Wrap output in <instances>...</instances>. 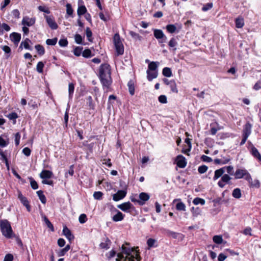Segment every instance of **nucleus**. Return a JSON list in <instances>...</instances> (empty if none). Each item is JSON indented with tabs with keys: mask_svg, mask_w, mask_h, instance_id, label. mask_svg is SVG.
Instances as JSON below:
<instances>
[{
	"mask_svg": "<svg viewBox=\"0 0 261 261\" xmlns=\"http://www.w3.org/2000/svg\"><path fill=\"white\" fill-rule=\"evenodd\" d=\"M35 48L40 55H43L44 54L45 50L42 45L40 44L36 45Z\"/></svg>",
	"mask_w": 261,
	"mask_h": 261,
	"instance_id": "obj_38",
	"label": "nucleus"
},
{
	"mask_svg": "<svg viewBox=\"0 0 261 261\" xmlns=\"http://www.w3.org/2000/svg\"><path fill=\"white\" fill-rule=\"evenodd\" d=\"M250 152L251 154L259 161L261 162V154L253 145H252Z\"/></svg>",
	"mask_w": 261,
	"mask_h": 261,
	"instance_id": "obj_20",
	"label": "nucleus"
},
{
	"mask_svg": "<svg viewBox=\"0 0 261 261\" xmlns=\"http://www.w3.org/2000/svg\"><path fill=\"white\" fill-rule=\"evenodd\" d=\"M30 184L32 188L34 190L37 189L38 188V186L37 182L32 178L30 179Z\"/></svg>",
	"mask_w": 261,
	"mask_h": 261,
	"instance_id": "obj_55",
	"label": "nucleus"
},
{
	"mask_svg": "<svg viewBox=\"0 0 261 261\" xmlns=\"http://www.w3.org/2000/svg\"><path fill=\"white\" fill-rule=\"evenodd\" d=\"M249 174H250L246 169H238L234 173L235 178L240 179L244 177L246 179V177Z\"/></svg>",
	"mask_w": 261,
	"mask_h": 261,
	"instance_id": "obj_8",
	"label": "nucleus"
},
{
	"mask_svg": "<svg viewBox=\"0 0 261 261\" xmlns=\"http://www.w3.org/2000/svg\"><path fill=\"white\" fill-rule=\"evenodd\" d=\"M86 35L88 40L90 42H92V33L90 29L88 27H87L86 29Z\"/></svg>",
	"mask_w": 261,
	"mask_h": 261,
	"instance_id": "obj_42",
	"label": "nucleus"
},
{
	"mask_svg": "<svg viewBox=\"0 0 261 261\" xmlns=\"http://www.w3.org/2000/svg\"><path fill=\"white\" fill-rule=\"evenodd\" d=\"M213 240L217 244H221L223 242V239L221 236H214L213 237Z\"/></svg>",
	"mask_w": 261,
	"mask_h": 261,
	"instance_id": "obj_40",
	"label": "nucleus"
},
{
	"mask_svg": "<svg viewBox=\"0 0 261 261\" xmlns=\"http://www.w3.org/2000/svg\"><path fill=\"white\" fill-rule=\"evenodd\" d=\"M44 18L46 19L47 24L51 29L56 30L58 28V24L52 16L45 15Z\"/></svg>",
	"mask_w": 261,
	"mask_h": 261,
	"instance_id": "obj_6",
	"label": "nucleus"
},
{
	"mask_svg": "<svg viewBox=\"0 0 261 261\" xmlns=\"http://www.w3.org/2000/svg\"><path fill=\"white\" fill-rule=\"evenodd\" d=\"M232 195L234 198L237 199L241 198L242 196L241 190L239 188L234 189L232 191Z\"/></svg>",
	"mask_w": 261,
	"mask_h": 261,
	"instance_id": "obj_30",
	"label": "nucleus"
},
{
	"mask_svg": "<svg viewBox=\"0 0 261 261\" xmlns=\"http://www.w3.org/2000/svg\"><path fill=\"white\" fill-rule=\"evenodd\" d=\"M124 215L120 211H117V214L113 217L112 220L114 222L120 221L124 219Z\"/></svg>",
	"mask_w": 261,
	"mask_h": 261,
	"instance_id": "obj_24",
	"label": "nucleus"
},
{
	"mask_svg": "<svg viewBox=\"0 0 261 261\" xmlns=\"http://www.w3.org/2000/svg\"><path fill=\"white\" fill-rule=\"evenodd\" d=\"M44 64L42 62H39L37 65L36 70L37 72L41 73L43 72Z\"/></svg>",
	"mask_w": 261,
	"mask_h": 261,
	"instance_id": "obj_46",
	"label": "nucleus"
},
{
	"mask_svg": "<svg viewBox=\"0 0 261 261\" xmlns=\"http://www.w3.org/2000/svg\"><path fill=\"white\" fill-rule=\"evenodd\" d=\"M236 26L237 28H242L244 25V19L242 18H237L235 20Z\"/></svg>",
	"mask_w": 261,
	"mask_h": 261,
	"instance_id": "obj_29",
	"label": "nucleus"
},
{
	"mask_svg": "<svg viewBox=\"0 0 261 261\" xmlns=\"http://www.w3.org/2000/svg\"><path fill=\"white\" fill-rule=\"evenodd\" d=\"M63 233L69 242H71L74 238L71 231L65 226L63 227Z\"/></svg>",
	"mask_w": 261,
	"mask_h": 261,
	"instance_id": "obj_15",
	"label": "nucleus"
},
{
	"mask_svg": "<svg viewBox=\"0 0 261 261\" xmlns=\"http://www.w3.org/2000/svg\"><path fill=\"white\" fill-rule=\"evenodd\" d=\"M177 166L181 168H184L186 166L187 163L185 158L182 155H178L176 157Z\"/></svg>",
	"mask_w": 261,
	"mask_h": 261,
	"instance_id": "obj_12",
	"label": "nucleus"
},
{
	"mask_svg": "<svg viewBox=\"0 0 261 261\" xmlns=\"http://www.w3.org/2000/svg\"><path fill=\"white\" fill-rule=\"evenodd\" d=\"M193 203L195 205H198L199 204H200L201 205H204L205 203V201L204 199L199 198V197H196L194 199V200L193 201Z\"/></svg>",
	"mask_w": 261,
	"mask_h": 261,
	"instance_id": "obj_36",
	"label": "nucleus"
},
{
	"mask_svg": "<svg viewBox=\"0 0 261 261\" xmlns=\"http://www.w3.org/2000/svg\"><path fill=\"white\" fill-rule=\"evenodd\" d=\"M213 7V4L212 3H208L206 4L202 8L203 11H206L211 9Z\"/></svg>",
	"mask_w": 261,
	"mask_h": 261,
	"instance_id": "obj_56",
	"label": "nucleus"
},
{
	"mask_svg": "<svg viewBox=\"0 0 261 261\" xmlns=\"http://www.w3.org/2000/svg\"><path fill=\"white\" fill-rule=\"evenodd\" d=\"M103 193L100 191L95 192L93 194V197L95 199L100 200L102 198Z\"/></svg>",
	"mask_w": 261,
	"mask_h": 261,
	"instance_id": "obj_49",
	"label": "nucleus"
},
{
	"mask_svg": "<svg viewBox=\"0 0 261 261\" xmlns=\"http://www.w3.org/2000/svg\"><path fill=\"white\" fill-rule=\"evenodd\" d=\"M37 194L41 202L42 203L45 204L46 202V199L45 195L43 194V191L41 190H39L37 192Z\"/></svg>",
	"mask_w": 261,
	"mask_h": 261,
	"instance_id": "obj_31",
	"label": "nucleus"
},
{
	"mask_svg": "<svg viewBox=\"0 0 261 261\" xmlns=\"http://www.w3.org/2000/svg\"><path fill=\"white\" fill-rule=\"evenodd\" d=\"M38 10L40 11H41V12H43L46 14H49L50 13V11L49 10V9L46 7H44V6H39L38 7Z\"/></svg>",
	"mask_w": 261,
	"mask_h": 261,
	"instance_id": "obj_57",
	"label": "nucleus"
},
{
	"mask_svg": "<svg viewBox=\"0 0 261 261\" xmlns=\"http://www.w3.org/2000/svg\"><path fill=\"white\" fill-rule=\"evenodd\" d=\"M0 155L2 156L4 161H5V163L6 164V165L7 166L8 168H9V164H8V161L7 158V156L5 155V154L4 153L3 151L0 149Z\"/></svg>",
	"mask_w": 261,
	"mask_h": 261,
	"instance_id": "obj_60",
	"label": "nucleus"
},
{
	"mask_svg": "<svg viewBox=\"0 0 261 261\" xmlns=\"http://www.w3.org/2000/svg\"><path fill=\"white\" fill-rule=\"evenodd\" d=\"M153 35L154 37L159 40V43L161 44V46H164L163 43L166 41L167 37L164 35L163 32L161 30L155 29L153 31Z\"/></svg>",
	"mask_w": 261,
	"mask_h": 261,
	"instance_id": "obj_4",
	"label": "nucleus"
},
{
	"mask_svg": "<svg viewBox=\"0 0 261 261\" xmlns=\"http://www.w3.org/2000/svg\"><path fill=\"white\" fill-rule=\"evenodd\" d=\"M176 208L178 211H185L186 205L182 202H179L176 205Z\"/></svg>",
	"mask_w": 261,
	"mask_h": 261,
	"instance_id": "obj_39",
	"label": "nucleus"
},
{
	"mask_svg": "<svg viewBox=\"0 0 261 261\" xmlns=\"http://www.w3.org/2000/svg\"><path fill=\"white\" fill-rule=\"evenodd\" d=\"M86 12H87V9H86V8L85 7V6H81L78 8L77 11V13L79 16H81V15H82L85 14Z\"/></svg>",
	"mask_w": 261,
	"mask_h": 261,
	"instance_id": "obj_37",
	"label": "nucleus"
},
{
	"mask_svg": "<svg viewBox=\"0 0 261 261\" xmlns=\"http://www.w3.org/2000/svg\"><path fill=\"white\" fill-rule=\"evenodd\" d=\"M66 7L67 14L69 16L72 15L73 14V9L72 8L71 5L70 4H67Z\"/></svg>",
	"mask_w": 261,
	"mask_h": 261,
	"instance_id": "obj_50",
	"label": "nucleus"
},
{
	"mask_svg": "<svg viewBox=\"0 0 261 261\" xmlns=\"http://www.w3.org/2000/svg\"><path fill=\"white\" fill-rule=\"evenodd\" d=\"M146 73L147 74V78L149 81H151L153 79H155L158 75L156 71L151 72V71L147 70Z\"/></svg>",
	"mask_w": 261,
	"mask_h": 261,
	"instance_id": "obj_26",
	"label": "nucleus"
},
{
	"mask_svg": "<svg viewBox=\"0 0 261 261\" xmlns=\"http://www.w3.org/2000/svg\"><path fill=\"white\" fill-rule=\"evenodd\" d=\"M246 180L248 182L249 186L252 188H258L260 186L259 181L257 179L253 180L251 175H248L246 177Z\"/></svg>",
	"mask_w": 261,
	"mask_h": 261,
	"instance_id": "obj_10",
	"label": "nucleus"
},
{
	"mask_svg": "<svg viewBox=\"0 0 261 261\" xmlns=\"http://www.w3.org/2000/svg\"><path fill=\"white\" fill-rule=\"evenodd\" d=\"M201 159L202 161L207 163L211 162L213 161L211 158L205 155H202L201 157Z\"/></svg>",
	"mask_w": 261,
	"mask_h": 261,
	"instance_id": "obj_62",
	"label": "nucleus"
},
{
	"mask_svg": "<svg viewBox=\"0 0 261 261\" xmlns=\"http://www.w3.org/2000/svg\"><path fill=\"white\" fill-rule=\"evenodd\" d=\"M132 207L133 205L130 202H124L118 205L119 208L125 212H127Z\"/></svg>",
	"mask_w": 261,
	"mask_h": 261,
	"instance_id": "obj_18",
	"label": "nucleus"
},
{
	"mask_svg": "<svg viewBox=\"0 0 261 261\" xmlns=\"http://www.w3.org/2000/svg\"><path fill=\"white\" fill-rule=\"evenodd\" d=\"M0 229L2 234L10 239L14 236L10 223L6 219L0 220Z\"/></svg>",
	"mask_w": 261,
	"mask_h": 261,
	"instance_id": "obj_1",
	"label": "nucleus"
},
{
	"mask_svg": "<svg viewBox=\"0 0 261 261\" xmlns=\"http://www.w3.org/2000/svg\"><path fill=\"white\" fill-rule=\"evenodd\" d=\"M82 48H81V47H75L74 48V51H73L74 55L77 57L80 56L82 53Z\"/></svg>",
	"mask_w": 261,
	"mask_h": 261,
	"instance_id": "obj_61",
	"label": "nucleus"
},
{
	"mask_svg": "<svg viewBox=\"0 0 261 261\" xmlns=\"http://www.w3.org/2000/svg\"><path fill=\"white\" fill-rule=\"evenodd\" d=\"M111 244V240L108 237H106L104 240V242L100 244L99 246L101 249H108Z\"/></svg>",
	"mask_w": 261,
	"mask_h": 261,
	"instance_id": "obj_23",
	"label": "nucleus"
},
{
	"mask_svg": "<svg viewBox=\"0 0 261 261\" xmlns=\"http://www.w3.org/2000/svg\"><path fill=\"white\" fill-rule=\"evenodd\" d=\"M231 179V178L229 175L225 174L221 177V179L218 181V185L220 188H223L225 186V184L228 183Z\"/></svg>",
	"mask_w": 261,
	"mask_h": 261,
	"instance_id": "obj_11",
	"label": "nucleus"
},
{
	"mask_svg": "<svg viewBox=\"0 0 261 261\" xmlns=\"http://www.w3.org/2000/svg\"><path fill=\"white\" fill-rule=\"evenodd\" d=\"M10 38L12 41H13L14 44H18L20 40L21 35L19 33L14 32L10 35Z\"/></svg>",
	"mask_w": 261,
	"mask_h": 261,
	"instance_id": "obj_22",
	"label": "nucleus"
},
{
	"mask_svg": "<svg viewBox=\"0 0 261 261\" xmlns=\"http://www.w3.org/2000/svg\"><path fill=\"white\" fill-rule=\"evenodd\" d=\"M122 253H119L117 254V258H116V261H120V260H127L128 261V258L133 255L132 253L134 252L135 254V251H136L133 248H128L124 246V245H123L121 247Z\"/></svg>",
	"mask_w": 261,
	"mask_h": 261,
	"instance_id": "obj_2",
	"label": "nucleus"
},
{
	"mask_svg": "<svg viewBox=\"0 0 261 261\" xmlns=\"http://www.w3.org/2000/svg\"><path fill=\"white\" fill-rule=\"evenodd\" d=\"M43 219H44V221L45 224L47 226V227L49 228H50L52 231H54V228L53 225L49 221V220L48 219V218L44 216L43 218Z\"/></svg>",
	"mask_w": 261,
	"mask_h": 261,
	"instance_id": "obj_43",
	"label": "nucleus"
},
{
	"mask_svg": "<svg viewBox=\"0 0 261 261\" xmlns=\"http://www.w3.org/2000/svg\"><path fill=\"white\" fill-rule=\"evenodd\" d=\"M163 74L166 77H170L172 76V71L170 68L165 67L163 69Z\"/></svg>",
	"mask_w": 261,
	"mask_h": 261,
	"instance_id": "obj_33",
	"label": "nucleus"
},
{
	"mask_svg": "<svg viewBox=\"0 0 261 261\" xmlns=\"http://www.w3.org/2000/svg\"><path fill=\"white\" fill-rule=\"evenodd\" d=\"M166 29L169 33L171 34L175 33L177 30V28L174 24H168L166 25Z\"/></svg>",
	"mask_w": 261,
	"mask_h": 261,
	"instance_id": "obj_34",
	"label": "nucleus"
},
{
	"mask_svg": "<svg viewBox=\"0 0 261 261\" xmlns=\"http://www.w3.org/2000/svg\"><path fill=\"white\" fill-rule=\"evenodd\" d=\"M127 86L128 87L129 94L131 95H134L135 94V85L134 82L132 80L128 81Z\"/></svg>",
	"mask_w": 261,
	"mask_h": 261,
	"instance_id": "obj_28",
	"label": "nucleus"
},
{
	"mask_svg": "<svg viewBox=\"0 0 261 261\" xmlns=\"http://www.w3.org/2000/svg\"><path fill=\"white\" fill-rule=\"evenodd\" d=\"M225 167H223L220 169H217L215 171L214 176L213 177L214 180H216L220 177L223 175V173L225 171Z\"/></svg>",
	"mask_w": 261,
	"mask_h": 261,
	"instance_id": "obj_21",
	"label": "nucleus"
},
{
	"mask_svg": "<svg viewBox=\"0 0 261 261\" xmlns=\"http://www.w3.org/2000/svg\"><path fill=\"white\" fill-rule=\"evenodd\" d=\"M156 240L150 238L148 239L147 241V245L149 247V248L153 247H156L157 245H155V244L156 243Z\"/></svg>",
	"mask_w": 261,
	"mask_h": 261,
	"instance_id": "obj_41",
	"label": "nucleus"
},
{
	"mask_svg": "<svg viewBox=\"0 0 261 261\" xmlns=\"http://www.w3.org/2000/svg\"><path fill=\"white\" fill-rule=\"evenodd\" d=\"M35 23V18H29L28 17H25L22 20V24L23 25H27L28 27L32 26Z\"/></svg>",
	"mask_w": 261,
	"mask_h": 261,
	"instance_id": "obj_16",
	"label": "nucleus"
},
{
	"mask_svg": "<svg viewBox=\"0 0 261 261\" xmlns=\"http://www.w3.org/2000/svg\"><path fill=\"white\" fill-rule=\"evenodd\" d=\"M82 55L85 58H90L92 56L91 51L89 49H85L82 53Z\"/></svg>",
	"mask_w": 261,
	"mask_h": 261,
	"instance_id": "obj_48",
	"label": "nucleus"
},
{
	"mask_svg": "<svg viewBox=\"0 0 261 261\" xmlns=\"http://www.w3.org/2000/svg\"><path fill=\"white\" fill-rule=\"evenodd\" d=\"M135 258L137 259V261H140L141 260V258L138 251H136L135 254L134 255H131V256L128 258V261H134Z\"/></svg>",
	"mask_w": 261,
	"mask_h": 261,
	"instance_id": "obj_32",
	"label": "nucleus"
},
{
	"mask_svg": "<svg viewBox=\"0 0 261 261\" xmlns=\"http://www.w3.org/2000/svg\"><path fill=\"white\" fill-rule=\"evenodd\" d=\"M18 198L20 200L21 202L23 204V205L26 207L28 211L30 212L31 207L29 205V202L27 198L24 197L21 193L19 194Z\"/></svg>",
	"mask_w": 261,
	"mask_h": 261,
	"instance_id": "obj_17",
	"label": "nucleus"
},
{
	"mask_svg": "<svg viewBox=\"0 0 261 261\" xmlns=\"http://www.w3.org/2000/svg\"><path fill=\"white\" fill-rule=\"evenodd\" d=\"M126 194V192L124 190H119L116 194L113 196V199L115 201H118L123 199Z\"/></svg>",
	"mask_w": 261,
	"mask_h": 261,
	"instance_id": "obj_13",
	"label": "nucleus"
},
{
	"mask_svg": "<svg viewBox=\"0 0 261 261\" xmlns=\"http://www.w3.org/2000/svg\"><path fill=\"white\" fill-rule=\"evenodd\" d=\"M113 40L117 56L123 55L124 53V47L121 41L120 36L118 33L114 35Z\"/></svg>",
	"mask_w": 261,
	"mask_h": 261,
	"instance_id": "obj_3",
	"label": "nucleus"
},
{
	"mask_svg": "<svg viewBox=\"0 0 261 261\" xmlns=\"http://www.w3.org/2000/svg\"><path fill=\"white\" fill-rule=\"evenodd\" d=\"M139 200H137V202L140 205H143L145 202L149 200L150 196L148 194L144 192L140 193L139 195Z\"/></svg>",
	"mask_w": 261,
	"mask_h": 261,
	"instance_id": "obj_9",
	"label": "nucleus"
},
{
	"mask_svg": "<svg viewBox=\"0 0 261 261\" xmlns=\"http://www.w3.org/2000/svg\"><path fill=\"white\" fill-rule=\"evenodd\" d=\"M39 175L42 179L50 178L53 176V173L49 170H43Z\"/></svg>",
	"mask_w": 261,
	"mask_h": 261,
	"instance_id": "obj_19",
	"label": "nucleus"
},
{
	"mask_svg": "<svg viewBox=\"0 0 261 261\" xmlns=\"http://www.w3.org/2000/svg\"><path fill=\"white\" fill-rule=\"evenodd\" d=\"M106 73V75L100 76L99 79L103 88L108 89L112 83V79L111 76V73L108 74L107 72Z\"/></svg>",
	"mask_w": 261,
	"mask_h": 261,
	"instance_id": "obj_5",
	"label": "nucleus"
},
{
	"mask_svg": "<svg viewBox=\"0 0 261 261\" xmlns=\"http://www.w3.org/2000/svg\"><path fill=\"white\" fill-rule=\"evenodd\" d=\"M87 220V216L85 214H82L80 215L79 218V222L83 224L85 223Z\"/></svg>",
	"mask_w": 261,
	"mask_h": 261,
	"instance_id": "obj_51",
	"label": "nucleus"
},
{
	"mask_svg": "<svg viewBox=\"0 0 261 261\" xmlns=\"http://www.w3.org/2000/svg\"><path fill=\"white\" fill-rule=\"evenodd\" d=\"M252 129V124L248 122L244 126L243 135L249 137L251 134Z\"/></svg>",
	"mask_w": 261,
	"mask_h": 261,
	"instance_id": "obj_14",
	"label": "nucleus"
},
{
	"mask_svg": "<svg viewBox=\"0 0 261 261\" xmlns=\"http://www.w3.org/2000/svg\"><path fill=\"white\" fill-rule=\"evenodd\" d=\"M75 41L77 44H81L82 42V37L81 35L76 34L74 36Z\"/></svg>",
	"mask_w": 261,
	"mask_h": 261,
	"instance_id": "obj_59",
	"label": "nucleus"
},
{
	"mask_svg": "<svg viewBox=\"0 0 261 261\" xmlns=\"http://www.w3.org/2000/svg\"><path fill=\"white\" fill-rule=\"evenodd\" d=\"M207 169H208L207 166L203 165H201L198 167V171L199 173L203 174V173H205L207 171Z\"/></svg>",
	"mask_w": 261,
	"mask_h": 261,
	"instance_id": "obj_47",
	"label": "nucleus"
},
{
	"mask_svg": "<svg viewBox=\"0 0 261 261\" xmlns=\"http://www.w3.org/2000/svg\"><path fill=\"white\" fill-rule=\"evenodd\" d=\"M159 65V63L158 62H151L148 64L147 70L156 71L155 70H156Z\"/></svg>",
	"mask_w": 261,
	"mask_h": 261,
	"instance_id": "obj_27",
	"label": "nucleus"
},
{
	"mask_svg": "<svg viewBox=\"0 0 261 261\" xmlns=\"http://www.w3.org/2000/svg\"><path fill=\"white\" fill-rule=\"evenodd\" d=\"M171 84L169 85L171 89L173 92L177 93L178 90L176 88V83L174 81H172Z\"/></svg>",
	"mask_w": 261,
	"mask_h": 261,
	"instance_id": "obj_53",
	"label": "nucleus"
},
{
	"mask_svg": "<svg viewBox=\"0 0 261 261\" xmlns=\"http://www.w3.org/2000/svg\"><path fill=\"white\" fill-rule=\"evenodd\" d=\"M7 117L10 119V120H13L15 121L14 123L16 122V119L18 118V115L15 112H12L10 114H9Z\"/></svg>",
	"mask_w": 261,
	"mask_h": 261,
	"instance_id": "obj_45",
	"label": "nucleus"
},
{
	"mask_svg": "<svg viewBox=\"0 0 261 261\" xmlns=\"http://www.w3.org/2000/svg\"><path fill=\"white\" fill-rule=\"evenodd\" d=\"M57 41V38H54L53 39H48L46 40V43L48 45H55L56 44Z\"/></svg>",
	"mask_w": 261,
	"mask_h": 261,
	"instance_id": "obj_44",
	"label": "nucleus"
},
{
	"mask_svg": "<svg viewBox=\"0 0 261 261\" xmlns=\"http://www.w3.org/2000/svg\"><path fill=\"white\" fill-rule=\"evenodd\" d=\"M159 101L162 103H166L167 102V97L164 95H160L158 98Z\"/></svg>",
	"mask_w": 261,
	"mask_h": 261,
	"instance_id": "obj_63",
	"label": "nucleus"
},
{
	"mask_svg": "<svg viewBox=\"0 0 261 261\" xmlns=\"http://www.w3.org/2000/svg\"><path fill=\"white\" fill-rule=\"evenodd\" d=\"M59 44L61 47H65L68 45V41L66 39H61L59 41Z\"/></svg>",
	"mask_w": 261,
	"mask_h": 261,
	"instance_id": "obj_58",
	"label": "nucleus"
},
{
	"mask_svg": "<svg viewBox=\"0 0 261 261\" xmlns=\"http://www.w3.org/2000/svg\"><path fill=\"white\" fill-rule=\"evenodd\" d=\"M13 259V256L11 254H7L5 256L4 261H12Z\"/></svg>",
	"mask_w": 261,
	"mask_h": 261,
	"instance_id": "obj_64",
	"label": "nucleus"
},
{
	"mask_svg": "<svg viewBox=\"0 0 261 261\" xmlns=\"http://www.w3.org/2000/svg\"><path fill=\"white\" fill-rule=\"evenodd\" d=\"M30 40L29 39H27L24 41H23L21 43L20 46L23 45V47L25 49L31 50V48H30V46L29 44V42H30ZM21 46H20V47Z\"/></svg>",
	"mask_w": 261,
	"mask_h": 261,
	"instance_id": "obj_52",
	"label": "nucleus"
},
{
	"mask_svg": "<svg viewBox=\"0 0 261 261\" xmlns=\"http://www.w3.org/2000/svg\"><path fill=\"white\" fill-rule=\"evenodd\" d=\"M129 34L135 39L139 40H140L141 39V37L138 33H136L133 31H130Z\"/></svg>",
	"mask_w": 261,
	"mask_h": 261,
	"instance_id": "obj_54",
	"label": "nucleus"
},
{
	"mask_svg": "<svg viewBox=\"0 0 261 261\" xmlns=\"http://www.w3.org/2000/svg\"><path fill=\"white\" fill-rule=\"evenodd\" d=\"M74 90V86L72 83H69L68 85V93L69 99L72 98Z\"/></svg>",
	"mask_w": 261,
	"mask_h": 261,
	"instance_id": "obj_35",
	"label": "nucleus"
},
{
	"mask_svg": "<svg viewBox=\"0 0 261 261\" xmlns=\"http://www.w3.org/2000/svg\"><path fill=\"white\" fill-rule=\"evenodd\" d=\"M107 72L108 74L111 73L110 66L108 64H101L99 69V77L106 75Z\"/></svg>",
	"mask_w": 261,
	"mask_h": 261,
	"instance_id": "obj_7",
	"label": "nucleus"
},
{
	"mask_svg": "<svg viewBox=\"0 0 261 261\" xmlns=\"http://www.w3.org/2000/svg\"><path fill=\"white\" fill-rule=\"evenodd\" d=\"M170 49L174 51L176 50V46L177 45V42L174 38H172L168 43Z\"/></svg>",
	"mask_w": 261,
	"mask_h": 261,
	"instance_id": "obj_25",
	"label": "nucleus"
}]
</instances>
